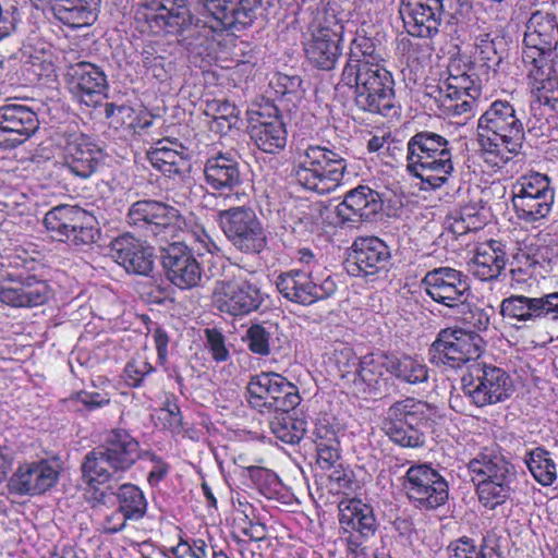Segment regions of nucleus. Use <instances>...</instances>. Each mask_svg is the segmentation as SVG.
Returning <instances> with one entry per match:
<instances>
[{
  "mask_svg": "<svg viewBox=\"0 0 558 558\" xmlns=\"http://www.w3.org/2000/svg\"><path fill=\"white\" fill-rule=\"evenodd\" d=\"M275 283L282 298L303 306L328 299L337 291V284L330 277L320 284L315 283L311 269H289L279 274Z\"/></svg>",
  "mask_w": 558,
  "mask_h": 558,
  "instance_id": "18",
  "label": "nucleus"
},
{
  "mask_svg": "<svg viewBox=\"0 0 558 558\" xmlns=\"http://www.w3.org/2000/svg\"><path fill=\"white\" fill-rule=\"evenodd\" d=\"M101 0H57L52 5L54 17L71 28L92 25L97 20Z\"/></svg>",
  "mask_w": 558,
  "mask_h": 558,
  "instance_id": "39",
  "label": "nucleus"
},
{
  "mask_svg": "<svg viewBox=\"0 0 558 558\" xmlns=\"http://www.w3.org/2000/svg\"><path fill=\"white\" fill-rule=\"evenodd\" d=\"M85 209L68 204H61L52 207L44 217V226L50 233L51 238L63 242L69 239V231L75 223L80 222Z\"/></svg>",
  "mask_w": 558,
  "mask_h": 558,
  "instance_id": "42",
  "label": "nucleus"
},
{
  "mask_svg": "<svg viewBox=\"0 0 558 558\" xmlns=\"http://www.w3.org/2000/svg\"><path fill=\"white\" fill-rule=\"evenodd\" d=\"M557 48L558 45L549 46L547 40L541 38L533 39L531 34H524L521 52L522 68L557 65Z\"/></svg>",
  "mask_w": 558,
  "mask_h": 558,
  "instance_id": "43",
  "label": "nucleus"
},
{
  "mask_svg": "<svg viewBox=\"0 0 558 558\" xmlns=\"http://www.w3.org/2000/svg\"><path fill=\"white\" fill-rule=\"evenodd\" d=\"M60 158L71 175L87 180L104 167L106 155L90 136L73 132L64 136Z\"/></svg>",
  "mask_w": 558,
  "mask_h": 558,
  "instance_id": "17",
  "label": "nucleus"
},
{
  "mask_svg": "<svg viewBox=\"0 0 558 558\" xmlns=\"http://www.w3.org/2000/svg\"><path fill=\"white\" fill-rule=\"evenodd\" d=\"M156 372V367L147 357L135 356L125 363L121 378L126 387L137 389L144 387Z\"/></svg>",
  "mask_w": 558,
  "mask_h": 558,
  "instance_id": "55",
  "label": "nucleus"
},
{
  "mask_svg": "<svg viewBox=\"0 0 558 558\" xmlns=\"http://www.w3.org/2000/svg\"><path fill=\"white\" fill-rule=\"evenodd\" d=\"M2 264L3 274L0 284L8 282H19L24 279H36L43 277L45 271L44 263L32 256L25 250H15L14 253L8 255Z\"/></svg>",
  "mask_w": 558,
  "mask_h": 558,
  "instance_id": "40",
  "label": "nucleus"
},
{
  "mask_svg": "<svg viewBox=\"0 0 558 558\" xmlns=\"http://www.w3.org/2000/svg\"><path fill=\"white\" fill-rule=\"evenodd\" d=\"M65 82L73 98L90 108L100 105L108 88L105 72L88 61L68 65Z\"/></svg>",
  "mask_w": 558,
  "mask_h": 558,
  "instance_id": "20",
  "label": "nucleus"
},
{
  "mask_svg": "<svg viewBox=\"0 0 558 558\" xmlns=\"http://www.w3.org/2000/svg\"><path fill=\"white\" fill-rule=\"evenodd\" d=\"M153 168L169 179H183L191 169L186 148L178 140L162 138L147 151Z\"/></svg>",
  "mask_w": 558,
  "mask_h": 558,
  "instance_id": "30",
  "label": "nucleus"
},
{
  "mask_svg": "<svg viewBox=\"0 0 558 558\" xmlns=\"http://www.w3.org/2000/svg\"><path fill=\"white\" fill-rule=\"evenodd\" d=\"M217 307L231 316H244L259 308L263 296L259 288L247 281L222 282L215 291Z\"/></svg>",
  "mask_w": 558,
  "mask_h": 558,
  "instance_id": "25",
  "label": "nucleus"
},
{
  "mask_svg": "<svg viewBox=\"0 0 558 558\" xmlns=\"http://www.w3.org/2000/svg\"><path fill=\"white\" fill-rule=\"evenodd\" d=\"M129 226L150 233L155 236L171 235L178 236L179 232L185 234L183 240L198 242L207 251L209 235L203 226L196 223L192 218L183 217L179 209L155 199H141L133 203L126 214Z\"/></svg>",
  "mask_w": 558,
  "mask_h": 558,
  "instance_id": "4",
  "label": "nucleus"
},
{
  "mask_svg": "<svg viewBox=\"0 0 558 558\" xmlns=\"http://www.w3.org/2000/svg\"><path fill=\"white\" fill-rule=\"evenodd\" d=\"M29 71L37 76L38 81L54 82L58 75L52 50L43 49L40 53L31 54Z\"/></svg>",
  "mask_w": 558,
  "mask_h": 558,
  "instance_id": "63",
  "label": "nucleus"
},
{
  "mask_svg": "<svg viewBox=\"0 0 558 558\" xmlns=\"http://www.w3.org/2000/svg\"><path fill=\"white\" fill-rule=\"evenodd\" d=\"M343 24L336 15L317 12L307 27L304 53L310 63L323 71L333 70L342 54Z\"/></svg>",
  "mask_w": 558,
  "mask_h": 558,
  "instance_id": "8",
  "label": "nucleus"
},
{
  "mask_svg": "<svg viewBox=\"0 0 558 558\" xmlns=\"http://www.w3.org/2000/svg\"><path fill=\"white\" fill-rule=\"evenodd\" d=\"M332 360L341 378L353 383L359 379L360 359L353 348L342 345L335 349Z\"/></svg>",
  "mask_w": 558,
  "mask_h": 558,
  "instance_id": "61",
  "label": "nucleus"
},
{
  "mask_svg": "<svg viewBox=\"0 0 558 558\" xmlns=\"http://www.w3.org/2000/svg\"><path fill=\"white\" fill-rule=\"evenodd\" d=\"M425 293L436 303L457 307L466 301L469 283L466 276L451 267L428 270L421 281Z\"/></svg>",
  "mask_w": 558,
  "mask_h": 558,
  "instance_id": "21",
  "label": "nucleus"
},
{
  "mask_svg": "<svg viewBox=\"0 0 558 558\" xmlns=\"http://www.w3.org/2000/svg\"><path fill=\"white\" fill-rule=\"evenodd\" d=\"M399 13L410 36L433 38L438 34L441 16L429 0L403 1Z\"/></svg>",
  "mask_w": 558,
  "mask_h": 558,
  "instance_id": "31",
  "label": "nucleus"
},
{
  "mask_svg": "<svg viewBox=\"0 0 558 558\" xmlns=\"http://www.w3.org/2000/svg\"><path fill=\"white\" fill-rule=\"evenodd\" d=\"M537 265L538 260L535 255L523 250H518L510 264V275L512 280L518 283L527 282L534 276Z\"/></svg>",
  "mask_w": 558,
  "mask_h": 558,
  "instance_id": "64",
  "label": "nucleus"
},
{
  "mask_svg": "<svg viewBox=\"0 0 558 558\" xmlns=\"http://www.w3.org/2000/svg\"><path fill=\"white\" fill-rule=\"evenodd\" d=\"M347 168V160L337 150L319 144H308L298 151L292 173L303 189L327 195L342 184Z\"/></svg>",
  "mask_w": 558,
  "mask_h": 558,
  "instance_id": "6",
  "label": "nucleus"
},
{
  "mask_svg": "<svg viewBox=\"0 0 558 558\" xmlns=\"http://www.w3.org/2000/svg\"><path fill=\"white\" fill-rule=\"evenodd\" d=\"M38 128V116L32 108L21 104L0 107V148H16L29 140Z\"/></svg>",
  "mask_w": 558,
  "mask_h": 558,
  "instance_id": "22",
  "label": "nucleus"
},
{
  "mask_svg": "<svg viewBox=\"0 0 558 558\" xmlns=\"http://www.w3.org/2000/svg\"><path fill=\"white\" fill-rule=\"evenodd\" d=\"M501 62L495 38L488 32L474 35L466 71L449 65L448 75L436 85L427 86V95L435 99L444 116L449 118L471 113L478 107L485 83L497 74Z\"/></svg>",
  "mask_w": 558,
  "mask_h": 558,
  "instance_id": "1",
  "label": "nucleus"
},
{
  "mask_svg": "<svg viewBox=\"0 0 558 558\" xmlns=\"http://www.w3.org/2000/svg\"><path fill=\"white\" fill-rule=\"evenodd\" d=\"M402 488L409 500L420 510H435L449 498L448 482L429 464L411 465L403 476Z\"/></svg>",
  "mask_w": 558,
  "mask_h": 558,
  "instance_id": "12",
  "label": "nucleus"
},
{
  "mask_svg": "<svg viewBox=\"0 0 558 558\" xmlns=\"http://www.w3.org/2000/svg\"><path fill=\"white\" fill-rule=\"evenodd\" d=\"M248 477L267 499H278L282 489V482L275 471L259 463L256 464V468L250 469Z\"/></svg>",
  "mask_w": 558,
  "mask_h": 558,
  "instance_id": "57",
  "label": "nucleus"
},
{
  "mask_svg": "<svg viewBox=\"0 0 558 558\" xmlns=\"http://www.w3.org/2000/svg\"><path fill=\"white\" fill-rule=\"evenodd\" d=\"M247 395L250 405L260 413L291 411L301 400L298 387L274 372H262L251 377Z\"/></svg>",
  "mask_w": 558,
  "mask_h": 558,
  "instance_id": "11",
  "label": "nucleus"
},
{
  "mask_svg": "<svg viewBox=\"0 0 558 558\" xmlns=\"http://www.w3.org/2000/svg\"><path fill=\"white\" fill-rule=\"evenodd\" d=\"M405 161L408 173L432 190L446 185L454 172L451 143L432 131H421L410 137Z\"/></svg>",
  "mask_w": 558,
  "mask_h": 558,
  "instance_id": "3",
  "label": "nucleus"
},
{
  "mask_svg": "<svg viewBox=\"0 0 558 558\" xmlns=\"http://www.w3.org/2000/svg\"><path fill=\"white\" fill-rule=\"evenodd\" d=\"M524 463L539 485L551 486L557 480V464L550 451L544 447H535L526 451Z\"/></svg>",
  "mask_w": 558,
  "mask_h": 558,
  "instance_id": "46",
  "label": "nucleus"
},
{
  "mask_svg": "<svg viewBox=\"0 0 558 558\" xmlns=\"http://www.w3.org/2000/svg\"><path fill=\"white\" fill-rule=\"evenodd\" d=\"M118 508L130 521L142 520L148 509V501L144 492L132 483H124L119 486L116 494Z\"/></svg>",
  "mask_w": 558,
  "mask_h": 558,
  "instance_id": "48",
  "label": "nucleus"
},
{
  "mask_svg": "<svg viewBox=\"0 0 558 558\" xmlns=\"http://www.w3.org/2000/svg\"><path fill=\"white\" fill-rule=\"evenodd\" d=\"M316 463L322 470H330L340 459L338 428L327 417H319L313 430Z\"/></svg>",
  "mask_w": 558,
  "mask_h": 558,
  "instance_id": "37",
  "label": "nucleus"
},
{
  "mask_svg": "<svg viewBox=\"0 0 558 558\" xmlns=\"http://www.w3.org/2000/svg\"><path fill=\"white\" fill-rule=\"evenodd\" d=\"M339 84L354 89L355 104L363 111L387 117L395 108V78L384 62L354 69L344 64Z\"/></svg>",
  "mask_w": 558,
  "mask_h": 558,
  "instance_id": "5",
  "label": "nucleus"
},
{
  "mask_svg": "<svg viewBox=\"0 0 558 558\" xmlns=\"http://www.w3.org/2000/svg\"><path fill=\"white\" fill-rule=\"evenodd\" d=\"M211 16L210 28L215 32L242 31L255 19V10L262 0H203Z\"/></svg>",
  "mask_w": 558,
  "mask_h": 558,
  "instance_id": "23",
  "label": "nucleus"
},
{
  "mask_svg": "<svg viewBox=\"0 0 558 558\" xmlns=\"http://www.w3.org/2000/svg\"><path fill=\"white\" fill-rule=\"evenodd\" d=\"M531 98L539 105L558 110L557 65L522 68Z\"/></svg>",
  "mask_w": 558,
  "mask_h": 558,
  "instance_id": "35",
  "label": "nucleus"
},
{
  "mask_svg": "<svg viewBox=\"0 0 558 558\" xmlns=\"http://www.w3.org/2000/svg\"><path fill=\"white\" fill-rule=\"evenodd\" d=\"M436 407L416 398L407 397L390 405L384 421L386 435L404 448H418L425 442L422 428L434 422Z\"/></svg>",
  "mask_w": 558,
  "mask_h": 558,
  "instance_id": "7",
  "label": "nucleus"
},
{
  "mask_svg": "<svg viewBox=\"0 0 558 558\" xmlns=\"http://www.w3.org/2000/svg\"><path fill=\"white\" fill-rule=\"evenodd\" d=\"M248 134L263 153L279 154L287 145V128L279 108L272 102L258 105L247 111Z\"/></svg>",
  "mask_w": 558,
  "mask_h": 558,
  "instance_id": "16",
  "label": "nucleus"
},
{
  "mask_svg": "<svg viewBox=\"0 0 558 558\" xmlns=\"http://www.w3.org/2000/svg\"><path fill=\"white\" fill-rule=\"evenodd\" d=\"M482 338L463 329H441L429 349L430 362L451 368H460L482 353Z\"/></svg>",
  "mask_w": 558,
  "mask_h": 558,
  "instance_id": "13",
  "label": "nucleus"
},
{
  "mask_svg": "<svg viewBox=\"0 0 558 558\" xmlns=\"http://www.w3.org/2000/svg\"><path fill=\"white\" fill-rule=\"evenodd\" d=\"M339 524L347 553L354 558L365 554V543L375 536L378 530L372 506L356 498L340 505Z\"/></svg>",
  "mask_w": 558,
  "mask_h": 558,
  "instance_id": "14",
  "label": "nucleus"
},
{
  "mask_svg": "<svg viewBox=\"0 0 558 558\" xmlns=\"http://www.w3.org/2000/svg\"><path fill=\"white\" fill-rule=\"evenodd\" d=\"M168 280L181 290L197 287L203 277V267L194 252L183 242L170 243L162 259Z\"/></svg>",
  "mask_w": 558,
  "mask_h": 558,
  "instance_id": "24",
  "label": "nucleus"
},
{
  "mask_svg": "<svg viewBox=\"0 0 558 558\" xmlns=\"http://www.w3.org/2000/svg\"><path fill=\"white\" fill-rule=\"evenodd\" d=\"M81 469L84 483L95 489L98 485L110 482L113 473H117L109 466L107 456L99 446L84 457Z\"/></svg>",
  "mask_w": 558,
  "mask_h": 558,
  "instance_id": "47",
  "label": "nucleus"
},
{
  "mask_svg": "<svg viewBox=\"0 0 558 558\" xmlns=\"http://www.w3.org/2000/svg\"><path fill=\"white\" fill-rule=\"evenodd\" d=\"M555 201V192L527 196L525 194H513L512 205L517 217L526 222L535 223L548 217Z\"/></svg>",
  "mask_w": 558,
  "mask_h": 558,
  "instance_id": "41",
  "label": "nucleus"
},
{
  "mask_svg": "<svg viewBox=\"0 0 558 558\" xmlns=\"http://www.w3.org/2000/svg\"><path fill=\"white\" fill-rule=\"evenodd\" d=\"M99 447L116 472L130 470L143 457L140 441L123 428L109 430Z\"/></svg>",
  "mask_w": 558,
  "mask_h": 558,
  "instance_id": "29",
  "label": "nucleus"
},
{
  "mask_svg": "<svg viewBox=\"0 0 558 558\" xmlns=\"http://www.w3.org/2000/svg\"><path fill=\"white\" fill-rule=\"evenodd\" d=\"M203 180L211 195L225 199L234 197L240 201L244 177L241 163L230 151H216L208 155L203 166Z\"/></svg>",
  "mask_w": 558,
  "mask_h": 558,
  "instance_id": "15",
  "label": "nucleus"
},
{
  "mask_svg": "<svg viewBox=\"0 0 558 558\" xmlns=\"http://www.w3.org/2000/svg\"><path fill=\"white\" fill-rule=\"evenodd\" d=\"M302 80L298 75L275 73L269 81V90L275 100L293 101L298 97Z\"/></svg>",
  "mask_w": 558,
  "mask_h": 558,
  "instance_id": "60",
  "label": "nucleus"
},
{
  "mask_svg": "<svg viewBox=\"0 0 558 558\" xmlns=\"http://www.w3.org/2000/svg\"><path fill=\"white\" fill-rule=\"evenodd\" d=\"M215 544L214 536L209 534L207 539L180 534L177 545L170 548V553L177 558H210Z\"/></svg>",
  "mask_w": 558,
  "mask_h": 558,
  "instance_id": "52",
  "label": "nucleus"
},
{
  "mask_svg": "<svg viewBox=\"0 0 558 558\" xmlns=\"http://www.w3.org/2000/svg\"><path fill=\"white\" fill-rule=\"evenodd\" d=\"M60 471L48 460H40L20 469L19 492L28 495H40L53 487L59 480Z\"/></svg>",
  "mask_w": 558,
  "mask_h": 558,
  "instance_id": "38",
  "label": "nucleus"
},
{
  "mask_svg": "<svg viewBox=\"0 0 558 558\" xmlns=\"http://www.w3.org/2000/svg\"><path fill=\"white\" fill-rule=\"evenodd\" d=\"M365 62L381 63L385 62V58L381 54L378 33H374L373 26L363 23L350 41L344 64L351 63L354 69L364 66Z\"/></svg>",
  "mask_w": 558,
  "mask_h": 558,
  "instance_id": "36",
  "label": "nucleus"
},
{
  "mask_svg": "<svg viewBox=\"0 0 558 558\" xmlns=\"http://www.w3.org/2000/svg\"><path fill=\"white\" fill-rule=\"evenodd\" d=\"M389 374L402 383L417 385L428 380V367L422 359L409 354H391Z\"/></svg>",
  "mask_w": 558,
  "mask_h": 558,
  "instance_id": "45",
  "label": "nucleus"
},
{
  "mask_svg": "<svg viewBox=\"0 0 558 558\" xmlns=\"http://www.w3.org/2000/svg\"><path fill=\"white\" fill-rule=\"evenodd\" d=\"M52 288L45 277L0 284V302L12 307H35L46 304Z\"/></svg>",
  "mask_w": 558,
  "mask_h": 558,
  "instance_id": "32",
  "label": "nucleus"
},
{
  "mask_svg": "<svg viewBox=\"0 0 558 558\" xmlns=\"http://www.w3.org/2000/svg\"><path fill=\"white\" fill-rule=\"evenodd\" d=\"M69 239L64 243H70L75 246L92 245L100 236V229L97 227L95 218L85 210L83 217H80V222L75 223L74 228L69 232Z\"/></svg>",
  "mask_w": 558,
  "mask_h": 558,
  "instance_id": "59",
  "label": "nucleus"
},
{
  "mask_svg": "<svg viewBox=\"0 0 558 558\" xmlns=\"http://www.w3.org/2000/svg\"><path fill=\"white\" fill-rule=\"evenodd\" d=\"M351 258L357 276L371 277L388 270L391 252L377 236H360L352 244Z\"/></svg>",
  "mask_w": 558,
  "mask_h": 558,
  "instance_id": "28",
  "label": "nucleus"
},
{
  "mask_svg": "<svg viewBox=\"0 0 558 558\" xmlns=\"http://www.w3.org/2000/svg\"><path fill=\"white\" fill-rule=\"evenodd\" d=\"M137 16L156 35H178L192 23L187 0H145Z\"/></svg>",
  "mask_w": 558,
  "mask_h": 558,
  "instance_id": "19",
  "label": "nucleus"
},
{
  "mask_svg": "<svg viewBox=\"0 0 558 558\" xmlns=\"http://www.w3.org/2000/svg\"><path fill=\"white\" fill-rule=\"evenodd\" d=\"M466 466L476 484H513L517 477L515 469L510 462L487 449L471 459Z\"/></svg>",
  "mask_w": 558,
  "mask_h": 558,
  "instance_id": "33",
  "label": "nucleus"
},
{
  "mask_svg": "<svg viewBox=\"0 0 558 558\" xmlns=\"http://www.w3.org/2000/svg\"><path fill=\"white\" fill-rule=\"evenodd\" d=\"M449 558H502L494 547H488L483 539L481 545L468 536L450 542L447 547Z\"/></svg>",
  "mask_w": 558,
  "mask_h": 558,
  "instance_id": "53",
  "label": "nucleus"
},
{
  "mask_svg": "<svg viewBox=\"0 0 558 558\" xmlns=\"http://www.w3.org/2000/svg\"><path fill=\"white\" fill-rule=\"evenodd\" d=\"M475 485L480 504L488 510H495L497 507L506 504L513 493L512 484L490 482L489 484Z\"/></svg>",
  "mask_w": 558,
  "mask_h": 558,
  "instance_id": "58",
  "label": "nucleus"
},
{
  "mask_svg": "<svg viewBox=\"0 0 558 558\" xmlns=\"http://www.w3.org/2000/svg\"><path fill=\"white\" fill-rule=\"evenodd\" d=\"M524 34H531L533 39L547 40L549 46L558 45V16L542 10L533 12Z\"/></svg>",
  "mask_w": 558,
  "mask_h": 558,
  "instance_id": "51",
  "label": "nucleus"
},
{
  "mask_svg": "<svg viewBox=\"0 0 558 558\" xmlns=\"http://www.w3.org/2000/svg\"><path fill=\"white\" fill-rule=\"evenodd\" d=\"M461 384L465 397L477 408L504 402L513 391L510 374L502 367L483 361L468 366Z\"/></svg>",
  "mask_w": 558,
  "mask_h": 558,
  "instance_id": "9",
  "label": "nucleus"
},
{
  "mask_svg": "<svg viewBox=\"0 0 558 558\" xmlns=\"http://www.w3.org/2000/svg\"><path fill=\"white\" fill-rule=\"evenodd\" d=\"M514 187L517 189L514 194H525L527 196H536L544 192H547V194L555 192L550 178L547 174L535 171H530L520 177Z\"/></svg>",
  "mask_w": 558,
  "mask_h": 558,
  "instance_id": "62",
  "label": "nucleus"
},
{
  "mask_svg": "<svg viewBox=\"0 0 558 558\" xmlns=\"http://www.w3.org/2000/svg\"><path fill=\"white\" fill-rule=\"evenodd\" d=\"M391 354L378 351L365 354L360 359L359 379L372 385L377 383L385 372L389 373Z\"/></svg>",
  "mask_w": 558,
  "mask_h": 558,
  "instance_id": "56",
  "label": "nucleus"
},
{
  "mask_svg": "<svg viewBox=\"0 0 558 558\" xmlns=\"http://www.w3.org/2000/svg\"><path fill=\"white\" fill-rule=\"evenodd\" d=\"M105 114L107 118L120 116L122 124L134 133H140L153 124L151 114L144 110L136 112L130 106H117L113 102H107L105 106Z\"/></svg>",
  "mask_w": 558,
  "mask_h": 558,
  "instance_id": "54",
  "label": "nucleus"
},
{
  "mask_svg": "<svg viewBox=\"0 0 558 558\" xmlns=\"http://www.w3.org/2000/svg\"><path fill=\"white\" fill-rule=\"evenodd\" d=\"M110 256L128 272L148 276L154 269V250L130 232L113 238Z\"/></svg>",
  "mask_w": 558,
  "mask_h": 558,
  "instance_id": "26",
  "label": "nucleus"
},
{
  "mask_svg": "<svg viewBox=\"0 0 558 558\" xmlns=\"http://www.w3.org/2000/svg\"><path fill=\"white\" fill-rule=\"evenodd\" d=\"M507 260L506 244L490 239L476 244L471 271L481 281H493L505 271Z\"/></svg>",
  "mask_w": 558,
  "mask_h": 558,
  "instance_id": "34",
  "label": "nucleus"
},
{
  "mask_svg": "<svg viewBox=\"0 0 558 558\" xmlns=\"http://www.w3.org/2000/svg\"><path fill=\"white\" fill-rule=\"evenodd\" d=\"M269 422L275 437L288 445L299 444L306 432V421L291 415L290 411H278Z\"/></svg>",
  "mask_w": 558,
  "mask_h": 558,
  "instance_id": "50",
  "label": "nucleus"
},
{
  "mask_svg": "<svg viewBox=\"0 0 558 558\" xmlns=\"http://www.w3.org/2000/svg\"><path fill=\"white\" fill-rule=\"evenodd\" d=\"M477 131L482 149L496 166L517 156L525 137L522 120L506 99L490 102L477 120Z\"/></svg>",
  "mask_w": 558,
  "mask_h": 558,
  "instance_id": "2",
  "label": "nucleus"
},
{
  "mask_svg": "<svg viewBox=\"0 0 558 558\" xmlns=\"http://www.w3.org/2000/svg\"><path fill=\"white\" fill-rule=\"evenodd\" d=\"M165 52L166 50L156 41H147L141 51V64L145 74L159 82H166L170 77L172 62Z\"/></svg>",
  "mask_w": 558,
  "mask_h": 558,
  "instance_id": "49",
  "label": "nucleus"
},
{
  "mask_svg": "<svg viewBox=\"0 0 558 558\" xmlns=\"http://www.w3.org/2000/svg\"><path fill=\"white\" fill-rule=\"evenodd\" d=\"M383 206L379 192L367 185H357L345 193L336 211L342 223H360L373 219L383 210Z\"/></svg>",
  "mask_w": 558,
  "mask_h": 558,
  "instance_id": "27",
  "label": "nucleus"
},
{
  "mask_svg": "<svg viewBox=\"0 0 558 558\" xmlns=\"http://www.w3.org/2000/svg\"><path fill=\"white\" fill-rule=\"evenodd\" d=\"M216 221L228 241L242 253L259 254L267 246V231L251 206L219 210Z\"/></svg>",
  "mask_w": 558,
  "mask_h": 558,
  "instance_id": "10",
  "label": "nucleus"
},
{
  "mask_svg": "<svg viewBox=\"0 0 558 558\" xmlns=\"http://www.w3.org/2000/svg\"><path fill=\"white\" fill-rule=\"evenodd\" d=\"M538 298L511 294L500 303V315L508 320L527 324L539 322Z\"/></svg>",
  "mask_w": 558,
  "mask_h": 558,
  "instance_id": "44",
  "label": "nucleus"
}]
</instances>
